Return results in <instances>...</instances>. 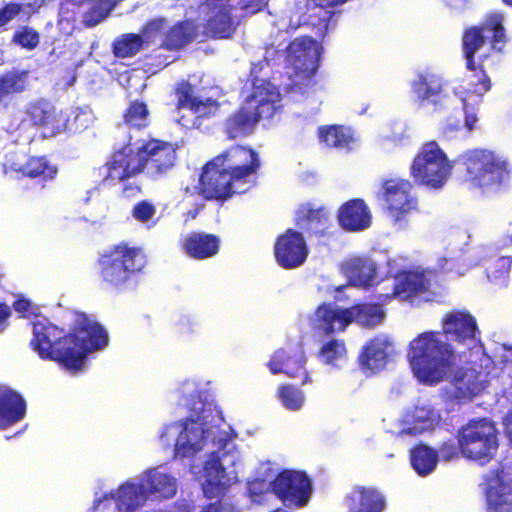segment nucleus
<instances>
[{
  "label": "nucleus",
  "mask_w": 512,
  "mask_h": 512,
  "mask_svg": "<svg viewBox=\"0 0 512 512\" xmlns=\"http://www.w3.org/2000/svg\"><path fill=\"white\" fill-rule=\"evenodd\" d=\"M441 327V331L418 334L409 344V361L415 376L430 385L441 382L455 364L456 352L444 336L463 344L479 335L475 317L466 310L445 313Z\"/></svg>",
  "instance_id": "1"
},
{
  "label": "nucleus",
  "mask_w": 512,
  "mask_h": 512,
  "mask_svg": "<svg viewBox=\"0 0 512 512\" xmlns=\"http://www.w3.org/2000/svg\"><path fill=\"white\" fill-rule=\"evenodd\" d=\"M177 146L157 138L128 143L114 151L104 165L98 168V176L104 186L122 185V195L133 198L142 192L136 177L145 171L153 179L167 175L176 165Z\"/></svg>",
  "instance_id": "2"
},
{
  "label": "nucleus",
  "mask_w": 512,
  "mask_h": 512,
  "mask_svg": "<svg viewBox=\"0 0 512 512\" xmlns=\"http://www.w3.org/2000/svg\"><path fill=\"white\" fill-rule=\"evenodd\" d=\"M107 343L106 330L83 315L67 334L51 323H34L30 346L42 360H51L68 371L78 372L84 367L88 353L102 349Z\"/></svg>",
  "instance_id": "3"
},
{
  "label": "nucleus",
  "mask_w": 512,
  "mask_h": 512,
  "mask_svg": "<svg viewBox=\"0 0 512 512\" xmlns=\"http://www.w3.org/2000/svg\"><path fill=\"white\" fill-rule=\"evenodd\" d=\"M261 168L257 151L235 144L204 164L197 185L198 194L208 201L225 202L244 193Z\"/></svg>",
  "instance_id": "4"
},
{
  "label": "nucleus",
  "mask_w": 512,
  "mask_h": 512,
  "mask_svg": "<svg viewBox=\"0 0 512 512\" xmlns=\"http://www.w3.org/2000/svg\"><path fill=\"white\" fill-rule=\"evenodd\" d=\"M294 223L299 230L288 228L275 240L273 253L276 263L291 270L302 266L310 253L305 237H323L330 227V215L324 207L301 204L295 212Z\"/></svg>",
  "instance_id": "5"
},
{
  "label": "nucleus",
  "mask_w": 512,
  "mask_h": 512,
  "mask_svg": "<svg viewBox=\"0 0 512 512\" xmlns=\"http://www.w3.org/2000/svg\"><path fill=\"white\" fill-rule=\"evenodd\" d=\"M496 52H503L508 36L504 27V17L501 13H491L477 25H471L464 29L461 37V49L465 59V67L473 72L477 80L472 83L473 92L479 96L486 94L492 87L491 79L484 69V61L489 54L479 56L476 54L486 44Z\"/></svg>",
  "instance_id": "6"
},
{
  "label": "nucleus",
  "mask_w": 512,
  "mask_h": 512,
  "mask_svg": "<svg viewBox=\"0 0 512 512\" xmlns=\"http://www.w3.org/2000/svg\"><path fill=\"white\" fill-rule=\"evenodd\" d=\"M142 248L120 242L101 253L97 260V275L103 289L122 292L146 266Z\"/></svg>",
  "instance_id": "7"
},
{
  "label": "nucleus",
  "mask_w": 512,
  "mask_h": 512,
  "mask_svg": "<svg viewBox=\"0 0 512 512\" xmlns=\"http://www.w3.org/2000/svg\"><path fill=\"white\" fill-rule=\"evenodd\" d=\"M457 162L463 167L467 181L482 191H500L510 181L508 161L489 149L467 150L459 155Z\"/></svg>",
  "instance_id": "8"
},
{
  "label": "nucleus",
  "mask_w": 512,
  "mask_h": 512,
  "mask_svg": "<svg viewBox=\"0 0 512 512\" xmlns=\"http://www.w3.org/2000/svg\"><path fill=\"white\" fill-rule=\"evenodd\" d=\"M319 45L312 37L302 36L292 40L286 48V61L293 68L289 88L295 93H305L316 85Z\"/></svg>",
  "instance_id": "9"
},
{
  "label": "nucleus",
  "mask_w": 512,
  "mask_h": 512,
  "mask_svg": "<svg viewBox=\"0 0 512 512\" xmlns=\"http://www.w3.org/2000/svg\"><path fill=\"white\" fill-rule=\"evenodd\" d=\"M452 168L446 153L436 141L431 140L418 150L410 166V175L415 183L437 190L446 184Z\"/></svg>",
  "instance_id": "10"
},
{
  "label": "nucleus",
  "mask_w": 512,
  "mask_h": 512,
  "mask_svg": "<svg viewBox=\"0 0 512 512\" xmlns=\"http://www.w3.org/2000/svg\"><path fill=\"white\" fill-rule=\"evenodd\" d=\"M461 454L471 460L486 464L498 450V432L493 422L472 419L458 431Z\"/></svg>",
  "instance_id": "11"
},
{
  "label": "nucleus",
  "mask_w": 512,
  "mask_h": 512,
  "mask_svg": "<svg viewBox=\"0 0 512 512\" xmlns=\"http://www.w3.org/2000/svg\"><path fill=\"white\" fill-rule=\"evenodd\" d=\"M413 188V183L405 178H388L381 183L386 213L399 227H405L410 217L419 213V201Z\"/></svg>",
  "instance_id": "12"
},
{
  "label": "nucleus",
  "mask_w": 512,
  "mask_h": 512,
  "mask_svg": "<svg viewBox=\"0 0 512 512\" xmlns=\"http://www.w3.org/2000/svg\"><path fill=\"white\" fill-rule=\"evenodd\" d=\"M382 289L384 292L376 293L374 296L381 304H389L394 299L412 303L429 291L430 280L424 272L402 271L396 275L393 283Z\"/></svg>",
  "instance_id": "13"
},
{
  "label": "nucleus",
  "mask_w": 512,
  "mask_h": 512,
  "mask_svg": "<svg viewBox=\"0 0 512 512\" xmlns=\"http://www.w3.org/2000/svg\"><path fill=\"white\" fill-rule=\"evenodd\" d=\"M271 490L284 504L302 508L310 501L312 486L306 473L284 470L271 482Z\"/></svg>",
  "instance_id": "14"
},
{
  "label": "nucleus",
  "mask_w": 512,
  "mask_h": 512,
  "mask_svg": "<svg viewBox=\"0 0 512 512\" xmlns=\"http://www.w3.org/2000/svg\"><path fill=\"white\" fill-rule=\"evenodd\" d=\"M205 480L202 483V491L205 498L211 502L202 507L199 512H224L223 499L232 485L227 476L221 459L214 452L204 465Z\"/></svg>",
  "instance_id": "15"
},
{
  "label": "nucleus",
  "mask_w": 512,
  "mask_h": 512,
  "mask_svg": "<svg viewBox=\"0 0 512 512\" xmlns=\"http://www.w3.org/2000/svg\"><path fill=\"white\" fill-rule=\"evenodd\" d=\"M306 357L303 344L299 341L288 342L284 347L274 351L267 363L271 374H286L290 378H299L302 384L310 382L305 368Z\"/></svg>",
  "instance_id": "16"
},
{
  "label": "nucleus",
  "mask_w": 512,
  "mask_h": 512,
  "mask_svg": "<svg viewBox=\"0 0 512 512\" xmlns=\"http://www.w3.org/2000/svg\"><path fill=\"white\" fill-rule=\"evenodd\" d=\"M211 15L204 24V32L211 39H230L235 34L239 22L232 15V0H205Z\"/></svg>",
  "instance_id": "17"
},
{
  "label": "nucleus",
  "mask_w": 512,
  "mask_h": 512,
  "mask_svg": "<svg viewBox=\"0 0 512 512\" xmlns=\"http://www.w3.org/2000/svg\"><path fill=\"white\" fill-rule=\"evenodd\" d=\"M350 324V310L338 307L333 303L320 304L310 318L312 331L320 336L344 332Z\"/></svg>",
  "instance_id": "18"
},
{
  "label": "nucleus",
  "mask_w": 512,
  "mask_h": 512,
  "mask_svg": "<svg viewBox=\"0 0 512 512\" xmlns=\"http://www.w3.org/2000/svg\"><path fill=\"white\" fill-rule=\"evenodd\" d=\"M245 101L259 122L261 119H271L275 115L281 107V94L270 81L261 80L259 83L255 81L252 92Z\"/></svg>",
  "instance_id": "19"
},
{
  "label": "nucleus",
  "mask_w": 512,
  "mask_h": 512,
  "mask_svg": "<svg viewBox=\"0 0 512 512\" xmlns=\"http://www.w3.org/2000/svg\"><path fill=\"white\" fill-rule=\"evenodd\" d=\"M339 225L348 232H359L372 224L371 211L361 198H354L343 203L337 212Z\"/></svg>",
  "instance_id": "20"
},
{
  "label": "nucleus",
  "mask_w": 512,
  "mask_h": 512,
  "mask_svg": "<svg viewBox=\"0 0 512 512\" xmlns=\"http://www.w3.org/2000/svg\"><path fill=\"white\" fill-rule=\"evenodd\" d=\"M221 239L219 236L193 231L181 242L183 253L191 259L206 260L216 256L220 251Z\"/></svg>",
  "instance_id": "21"
},
{
  "label": "nucleus",
  "mask_w": 512,
  "mask_h": 512,
  "mask_svg": "<svg viewBox=\"0 0 512 512\" xmlns=\"http://www.w3.org/2000/svg\"><path fill=\"white\" fill-rule=\"evenodd\" d=\"M26 415V401L20 393L0 385V430L20 422Z\"/></svg>",
  "instance_id": "22"
},
{
  "label": "nucleus",
  "mask_w": 512,
  "mask_h": 512,
  "mask_svg": "<svg viewBox=\"0 0 512 512\" xmlns=\"http://www.w3.org/2000/svg\"><path fill=\"white\" fill-rule=\"evenodd\" d=\"M412 91L421 103L425 101L432 103L435 111L443 108L448 99L443 94L442 79L432 73L419 74L412 83Z\"/></svg>",
  "instance_id": "23"
},
{
  "label": "nucleus",
  "mask_w": 512,
  "mask_h": 512,
  "mask_svg": "<svg viewBox=\"0 0 512 512\" xmlns=\"http://www.w3.org/2000/svg\"><path fill=\"white\" fill-rule=\"evenodd\" d=\"M257 123L256 115L244 100V102L225 119L223 129L228 140H236L251 135Z\"/></svg>",
  "instance_id": "24"
},
{
  "label": "nucleus",
  "mask_w": 512,
  "mask_h": 512,
  "mask_svg": "<svg viewBox=\"0 0 512 512\" xmlns=\"http://www.w3.org/2000/svg\"><path fill=\"white\" fill-rule=\"evenodd\" d=\"M199 36V26L191 19L174 23L163 35L162 48L178 52L193 43Z\"/></svg>",
  "instance_id": "25"
},
{
  "label": "nucleus",
  "mask_w": 512,
  "mask_h": 512,
  "mask_svg": "<svg viewBox=\"0 0 512 512\" xmlns=\"http://www.w3.org/2000/svg\"><path fill=\"white\" fill-rule=\"evenodd\" d=\"M389 347V342L379 337L368 341L358 357L360 368L371 374L384 369L388 362Z\"/></svg>",
  "instance_id": "26"
},
{
  "label": "nucleus",
  "mask_w": 512,
  "mask_h": 512,
  "mask_svg": "<svg viewBox=\"0 0 512 512\" xmlns=\"http://www.w3.org/2000/svg\"><path fill=\"white\" fill-rule=\"evenodd\" d=\"M351 512H382L384 496L374 487L357 486L346 496Z\"/></svg>",
  "instance_id": "27"
},
{
  "label": "nucleus",
  "mask_w": 512,
  "mask_h": 512,
  "mask_svg": "<svg viewBox=\"0 0 512 512\" xmlns=\"http://www.w3.org/2000/svg\"><path fill=\"white\" fill-rule=\"evenodd\" d=\"M345 270L354 286L367 289L378 284L376 265L367 258L351 259Z\"/></svg>",
  "instance_id": "28"
},
{
  "label": "nucleus",
  "mask_w": 512,
  "mask_h": 512,
  "mask_svg": "<svg viewBox=\"0 0 512 512\" xmlns=\"http://www.w3.org/2000/svg\"><path fill=\"white\" fill-rule=\"evenodd\" d=\"M14 170L23 177L37 179L42 183L53 180L58 173L57 166L51 163L46 156H31L23 165Z\"/></svg>",
  "instance_id": "29"
},
{
  "label": "nucleus",
  "mask_w": 512,
  "mask_h": 512,
  "mask_svg": "<svg viewBox=\"0 0 512 512\" xmlns=\"http://www.w3.org/2000/svg\"><path fill=\"white\" fill-rule=\"evenodd\" d=\"M113 497L119 511L132 512L144 504L147 494L142 482H125L119 486Z\"/></svg>",
  "instance_id": "30"
},
{
  "label": "nucleus",
  "mask_w": 512,
  "mask_h": 512,
  "mask_svg": "<svg viewBox=\"0 0 512 512\" xmlns=\"http://www.w3.org/2000/svg\"><path fill=\"white\" fill-rule=\"evenodd\" d=\"M146 494L154 495L158 498H171L176 494L177 486L174 477L167 473L151 469L142 480Z\"/></svg>",
  "instance_id": "31"
},
{
  "label": "nucleus",
  "mask_w": 512,
  "mask_h": 512,
  "mask_svg": "<svg viewBox=\"0 0 512 512\" xmlns=\"http://www.w3.org/2000/svg\"><path fill=\"white\" fill-rule=\"evenodd\" d=\"M318 134L320 142L329 148L350 151L355 143L353 131L344 125L321 126Z\"/></svg>",
  "instance_id": "32"
},
{
  "label": "nucleus",
  "mask_w": 512,
  "mask_h": 512,
  "mask_svg": "<svg viewBox=\"0 0 512 512\" xmlns=\"http://www.w3.org/2000/svg\"><path fill=\"white\" fill-rule=\"evenodd\" d=\"M487 512H512V483L500 480L486 494Z\"/></svg>",
  "instance_id": "33"
},
{
  "label": "nucleus",
  "mask_w": 512,
  "mask_h": 512,
  "mask_svg": "<svg viewBox=\"0 0 512 512\" xmlns=\"http://www.w3.org/2000/svg\"><path fill=\"white\" fill-rule=\"evenodd\" d=\"M377 303H358L348 308L351 313V323L356 322L364 327L372 328L380 324L385 313L379 300Z\"/></svg>",
  "instance_id": "34"
},
{
  "label": "nucleus",
  "mask_w": 512,
  "mask_h": 512,
  "mask_svg": "<svg viewBox=\"0 0 512 512\" xmlns=\"http://www.w3.org/2000/svg\"><path fill=\"white\" fill-rule=\"evenodd\" d=\"M317 357L324 365L340 368L347 362L348 353L343 339L331 338L321 345Z\"/></svg>",
  "instance_id": "35"
},
{
  "label": "nucleus",
  "mask_w": 512,
  "mask_h": 512,
  "mask_svg": "<svg viewBox=\"0 0 512 512\" xmlns=\"http://www.w3.org/2000/svg\"><path fill=\"white\" fill-rule=\"evenodd\" d=\"M29 71L12 69L0 75V103L5 97L20 94L29 85Z\"/></svg>",
  "instance_id": "36"
},
{
  "label": "nucleus",
  "mask_w": 512,
  "mask_h": 512,
  "mask_svg": "<svg viewBox=\"0 0 512 512\" xmlns=\"http://www.w3.org/2000/svg\"><path fill=\"white\" fill-rule=\"evenodd\" d=\"M410 462L418 475L426 476L435 469L438 453L424 444H417L410 449Z\"/></svg>",
  "instance_id": "37"
},
{
  "label": "nucleus",
  "mask_w": 512,
  "mask_h": 512,
  "mask_svg": "<svg viewBox=\"0 0 512 512\" xmlns=\"http://www.w3.org/2000/svg\"><path fill=\"white\" fill-rule=\"evenodd\" d=\"M456 396L459 398L472 399L482 389V382L479 380V373L473 369H466L456 375L454 379Z\"/></svg>",
  "instance_id": "38"
},
{
  "label": "nucleus",
  "mask_w": 512,
  "mask_h": 512,
  "mask_svg": "<svg viewBox=\"0 0 512 512\" xmlns=\"http://www.w3.org/2000/svg\"><path fill=\"white\" fill-rule=\"evenodd\" d=\"M144 39L140 34L126 33L116 38L112 43V52L117 58H130L140 52Z\"/></svg>",
  "instance_id": "39"
},
{
  "label": "nucleus",
  "mask_w": 512,
  "mask_h": 512,
  "mask_svg": "<svg viewBox=\"0 0 512 512\" xmlns=\"http://www.w3.org/2000/svg\"><path fill=\"white\" fill-rule=\"evenodd\" d=\"M194 115L193 123L200 127L206 120L215 119L220 116L221 103L213 98L202 100L197 99L189 109Z\"/></svg>",
  "instance_id": "40"
},
{
  "label": "nucleus",
  "mask_w": 512,
  "mask_h": 512,
  "mask_svg": "<svg viewBox=\"0 0 512 512\" xmlns=\"http://www.w3.org/2000/svg\"><path fill=\"white\" fill-rule=\"evenodd\" d=\"M150 112L145 102L131 101L123 114L124 123L132 128L143 129L149 125Z\"/></svg>",
  "instance_id": "41"
},
{
  "label": "nucleus",
  "mask_w": 512,
  "mask_h": 512,
  "mask_svg": "<svg viewBox=\"0 0 512 512\" xmlns=\"http://www.w3.org/2000/svg\"><path fill=\"white\" fill-rule=\"evenodd\" d=\"M511 264L512 257L510 256H501L491 261L486 267V274L489 281L498 286H506Z\"/></svg>",
  "instance_id": "42"
},
{
  "label": "nucleus",
  "mask_w": 512,
  "mask_h": 512,
  "mask_svg": "<svg viewBox=\"0 0 512 512\" xmlns=\"http://www.w3.org/2000/svg\"><path fill=\"white\" fill-rule=\"evenodd\" d=\"M91 7L83 14L82 24L92 28L104 21L110 14L113 5L111 0H93Z\"/></svg>",
  "instance_id": "43"
},
{
  "label": "nucleus",
  "mask_w": 512,
  "mask_h": 512,
  "mask_svg": "<svg viewBox=\"0 0 512 512\" xmlns=\"http://www.w3.org/2000/svg\"><path fill=\"white\" fill-rule=\"evenodd\" d=\"M67 122L68 116H66V111H58L52 106L41 129L47 136L54 137L63 132H67Z\"/></svg>",
  "instance_id": "44"
},
{
  "label": "nucleus",
  "mask_w": 512,
  "mask_h": 512,
  "mask_svg": "<svg viewBox=\"0 0 512 512\" xmlns=\"http://www.w3.org/2000/svg\"><path fill=\"white\" fill-rule=\"evenodd\" d=\"M277 397L286 409L292 411L299 410L304 402L303 392L291 384H281L277 389Z\"/></svg>",
  "instance_id": "45"
},
{
  "label": "nucleus",
  "mask_w": 512,
  "mask_h": 512,
  "mask_svg": "<svg viewBox=\"0 0 512 512\" xmlns=\"http://www.w3.org/2000/svg\"><path fill=\"white\" fill-rule=\"evenodd\" d=\"M66 116H68L67 132L80 133L92 123V113L86 108H72L66 111Z\"/></svg>",
  "instance_id": "46"
},
{
  "label": "nucleus",
  "mask_w": 512,
  "mask_h": 512,
  "mask_svg": "<svg viewBox=\"0 0 512 512\" xmlns=\"http://www.w3.org/2000/svg\"><path fill=\"white\" fill-rule=\"evenodd\" d=\"M173 93L176 97L175 107L177 110L184 108L190 109L192 103L196 102L199 97L195 96V87L188 80L178 81L173 88Z\"/></svg>",
  "instance_id": "47"
},
{
  "label": "nucleus",
  "mask_w": 512,
  "mask_h": 512,
  "mask_svg": "<svg viewBox=\"0 0 512 512\" xmlns=\"http://www.w3.org/2000/svg\"><path fill=\"white\" fill-rule=\"evenodd\" d=\"M52 105L45 100H36L26 105L24 109V119L29 121L31 125L41 128L43 122Z\"/></svg>",
  "instance_id": "48"
},
{
  "label": "nucleus",
  "mask_w": 512,
  "mask_h": 512,
  "mask_svg": "<svg viewBox=\"0 0 512 512\" xmlns=\"http://www.w3.org/2000/svg\"><path fill=\"white\" fill-rule=\"evenodd\" d=\"M12 43L26 50H34L40 43L39 32L30 26H20L12 36Z\"/></svg>",
  "instance_id": "49"
},
{
  "label": "nucleus",
  "mask_w": 512,
  "mask_h": 512,
  "mask_svg": "<svg viewBox=\"0 0 512 512\" xmlns=\"http://www.w3.org/2000/svg\"><path fill=\"white\" fill-rule=\"evenodd\" d=\"M164 48H162V43L159 47L154 48L149 54L146 55V66L149 69H154L155 71L161 70L168 66L173 59L170 56L163 54Z\"/></svg>",
  "instance_id": "50"
},
{
  "label": "nucleus",
  "mask_w": 512,
  "mask_h": 512,
  "mask_svg": "<svg viewBox=\"0 0 512 512\" xmlns=\"http://www.w3.org/2000/svg\"><path fill=\"white\" fill-rule=\"evenodd\" d=\"M155 213V206L148 200H141L137 202L131 211L132 217L141 223L150 221L154 217Z\"/></svg>",
  "instance_id": "51"
},
{
  "label": "nucleus",
  "mask_w": 512,
  "mask_h": 512,
  "mask_svg": "<svg viewBox=\"0 0 512 512\" xmlns=\"http://www.w3.org/2000/svg\"><path fill=\"white\" fill-rule=\"evenodd\" d=\"M201 449L200 442L191 443L187 438L186 427L175 443V453L181 457H188Z\"/></svg>",
  "instance_id": "52"
},
{
  "label": "nucleus",
  "mask_w": 512,
  "mask_h": 512,
  "mask_svg": "<svg viewBox=\"0 0 512 512\" xmlns=\"http://www.w3.org/2000/svg\"><path fill=\"white\" fill-rule=\"evenodd\" d=\"M24 11V5L18 2H9L0 8V28L6 26Z\"/></svg>",
  "instance_id": "53"
},
{
  "label": "nucleus",
  "mask_w": 512,
  "mask_h": 512,
  "mask_svg": "<svg viewBox=\"0 0 512 512\" xmlns=\"http://www.w3.org/2000/svg\"><path fill=\"white\" fill-rule=\"evenodd\" d=\"M93 0H64L60 6L61 15L68 21H75L78 9Z\"/></svg>",
  "instance_id": "54"
},
{
  "label": "nucleus",
  "mask_w": 512,
  "mask_h": 512,
  "mask_svg": "<svg viewBox=\"0 0 512 512\" xmlns=\"http://www.w3.org/2000/svg\"><path fill=\"white\" fill-rule=\"evenodd\" d=\"M461 453L459 442L456 444L454 441H445L439 447V455L444 461H450L459 457Z\"/></svg>",
  "instance_id": "55"
},
{
  "label": "nucleus",
  "mask_w": 512,
  "mask_h": 512,
  "mask_svg": "<svg viewBox=\"0 0 512 512\" xmlns=\"http://www.w3.org/2000/svg\"><path fill=\"white\" fill-rule=\"evenodd\" d=\"M240 8L247 14H256L266 7L264 0H241Z\"/></svg>",
  "instance_id": "56"
},
{
  "label": "nucleus",
  "mask_w": 512,
  "mask_h": 512,
  "mask_svg": "<svg viewBox=\"0 0 512 512\" xmlns=\"http://www.w3.org/2000/svg\"><path fill=\"white\" fill-rule=\"evenodd\" d=\"M10 316L11 308L6 303L0 302V333L7 328Z\"/></svg>",
  "instance_id": "57"
},
{
  "label": "nucleus",
  "mask_w": 512,
  "mask_h": 512,
  "mask_svg": "<svg viewBox=\"0 0 512 512\" xmlns=\"http://www.w3.org/2000/svg\"><path fill=\"white\" fill-rule=\"evenodd\" d=\"M315 7L322 9L335 8L344 4L347 0H309Z\"/></svg>",
  "instance_id": "58"
},
{
  "label": "nucleus",
  "mask_w": 512,
  "mask_h": 512,
  "mask_svg": "<svg viewBox=\"0 0 512 512\" xmlns=\"http://www.w3.org/2000/svg\"><path fill=\"white\" fill-rule=\"evenodd\" d=\"M13 308L19 313H27L30 311L31 302L25 298H19L13 303Z\"/></svg>",
  "instance_id": "59"
},
{
  "label": "nucleus",
  "mask_w": 512,
  "mask_h": 512,
  "mask_svg": "<svg viewBox=\"0 0 512 512\" xmlns=\"http://www.w3.org/2000/svg\"><path fill=\"white\" fill-rule=\"evenodd\" d=\"M264 486V480L254 479L248 483V490L252 496H259Z\"/></svg>",
  "instance_id": "60"
},
{
  "label": "nucleus",
  "mask_w": 512,
  "mask_h": 512,
  "mask_svg": "<svg viewBox=\"0 0 512 512\" xmlns=\"http://www.w3.org/2000/svg\"><path fill=\"white\" fill-rule=\"evenodd\" d=\"M229 441L230 438L226 433H220L217 437L213 438V442L217 445L218 450L225 449Z\"/></svg>",
  "instance_id": "61"
},
{
  "label": "nucleus",
  "mask_w": 512,
  "mask_h": 512,
  "mask_svg": "<svg viewBox=\"0 0 512 512\" xmlns=\"http://www.w3.org/2000/svg\"><path fill=\"white\" fill-rule=\"evenodd\" d=\"M505 433L510 441L512 446V410L507 414L504 421Z\"/></svg>",
  "instance_id": "62"
},
{
  "label": "nucleus",
  "mask_w": 512,
  "mask_h": 512,
  "mask_svg": "<svg viewBox=\"0 0 512 512\" xmlns=\"http://www.w3.org/2000/svg\"><path fill=\"white\" fill-rule=\"evenodd\" d=\"M202 209H203V205L202 204H197V206L195 208L188 210L185 213L186 220H193V219H195Z\"/></svg>",
  "instance_id": "63"
},
{
  "label": "nucleus",
  "mask_w": 512,
  "mask_h": 512,
  "mask_svg": "<svg viewBox=\"0 0 512 512\" xmlns=\"http://www.w3.org/2000/svg\"><path fill=\"white\" fill-rule=\"evenodd\" d=\"M476 121V118L473 116V117H467L466 119V126L468 127L469 130H472L473 129V124L474 122Z\"/></svg>",
  "instance_id": "64"
}]
</instances>
